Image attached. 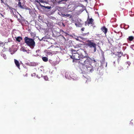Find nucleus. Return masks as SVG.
<instances>
[{
  "label": "nucleus",
  "mask_w": 134,
  "mask_h": 134,
  "mask_svg": "<svg viewBox=\"0 0 134 134\" xmlns=\"http://www.w3.org/2000/svg\"><path fill=\"white\" fill-rule=\"evenodd\" d=\"M63 38L64 39H65V38L63 36Z\"/></svg>",
  "instance_id": "nucleus-36"
},
{
  "label": "nucleus",
  "mask_w": 134,
  "mask_h": 134,
  "mask_svg": "<svg viewBox=\"0 0 134 134\" xmlns=\"http://www.w3.org/2000/svg\"><path fill=\"white\" fill-rule=\"evenodd\" d=\"M18 0L20 1V0Z\"/></svg>",
  "instance_id": "nucleus-38"
},
{
  "label": "nucleus",
  "mask_w": 134,
  "mask_h": 134,
  "mask_svg": "<svg viewBox=\"0 0 134 134\" xmlns=\"http://www.w3.org/2000/svg\"><path fill=\"white\" fill-rule=\"evenodd\" d=\"M75 25H76V26H77V24H76H76H75Z\"/></svg>",
  "instance_id": "nucleus-35"
},
{
  "label": "nucleus",
  "mask_w": 134,
  "mask_h": 134,
  "mask_svg": "<svg viewBox=\"0 0 134 134\" xmlns=\"http://www.w3.org/2000/svg\"><path fill=\"white\" fill-rule=\"evenodd\" d=\"M1 3H3L4 2H3V0H1Z\"/></svg>",
  "instance_id": "nucleus-28"
},
{
  "label": "nucleus",
  "mask_w": 134,
  "mask_h": 134,
  "mask_svg": "<svg viewBox=\"0 0 134 134\" xmlns=\"http://www.w3.org/2000/svg\"><path fill=\"white\" fill-rule=\"evenodd\" d=\"M44 78L46 81L48 80V77L47 76H44Z\"/></svg>",
  "instance_id": "nucleus-20"
},
{
  "label": "nucleus",
  "mask_w": 134,
  "mask_h": 134,
  "mask_svg": "<svg viewBox=\"0 0 134 134\" xmlns=\"http://www.w3.org/2000/svg\"><path fill=\"white\" fill-rule=\"evenodd\" d=\"M25 76H27V74H25Z\"/></svg>",
  "instance_id": "nucleus-31"
},
{
  "label": "nucleus",
  "mask_w": 134,
  "mask_h": 134,
  "mask_svg": "<svg viewBox=\"0 0 134 134\" xmlns=\"http://www.w3.org/2000/svg\"><path fill=\"white\" fill-rule=\"evenodd\" d=\"M71 51L72 54V55L73 54H76L77 53V51H76L72 49H71Z\"/></svg>",
  "instance_id": "nucleus-13"
},
{
  "label": "nucleus",
  "mask_w": 134,
  "mask_h": 134,
  "mask_svg": "<svg viewBox=\"0 0 134 134\" xmlns=\"http://www.w3.org/2000/svg\"><path fill=\"white\" fill-rule=\"evenodd\" d=\"M61 1H58V3H60V2Z\"/></svg>",
  "instance_id": "nucleus-32"
},
{
  "label": "nucleus",
  "mask_w": 134,
  "mask_h": 134,
  "mask_svg": "<svg viewBox=\"0 0 134 134\" xmlns=\"http://www.w3.org/2000/svg\"><path fill=\"white\" fill-rule=\"evenodd\" d=\"M85 52L84 50L83 49H80L77 50V53L80 56V58H83L84 57L83 55V54Z\"/></svg>",
  "instance_id": "nucleus-6"
},
{
  "label": "nucleus",
  "mask_w": 134,
  "mask_h": 134,
  "mask_svg": "<svg viewBox=\"0 0 134 134\" xmlns=\"http://www.w3.org/2000/svg\"><path fill=\"white\" fill-rule=\"evenodd\" d=\"M101 63H102V64L103 65L105 63V59H103L102 60V62H101Z\"/></svg>",
  "instance_id": "nucleus-21"
},
{
  "label": "nucleus",
  "mask_w": 134,
  "mask_h": 134,
  "mask_svg": "<svg viewBox=\"0 0 134 134\" xmlns=\"http://www.w3.org/2000/svg\"><path fill=\"white\" fill-rule=\"evenodd\" d=\"M71 15L70 14H65V16L66 17H68L69 16H70Z\"/></svg>",
  "instance_id": "nucleus-22"
},
{
  "label": "nucleus",
  "mask_w": 134,
  "mask_h": 134,
  "mask_svg": "<svg viewBox=\"0 0 134 134\" xmlns=\"http://www.w3.org/2000/svg\"><path fill=\"white\" fill-rule=\"evenodd\" d=\"M86 45L90 48H92L94 52H96V50L97 44L93 42V40H89L86 41Z\"/></svg>",
  "instance_id": "nucleus-3"
},
{
  "label": "nucleus",
  "mask_w": 134,
  "mask_h": 134,
  "mask_svg": "<svg viewBox=\"0 0 134 134\" xmlns=\"http://www.w3.org/2000/svg\"><path fill=\"white\" fill-rule=\"evenodd\" d=\"M14 61L16 66L19 68H20V64L19 62L15 59H14Z\"/></svg>",
  "instance_id": "nucleus-10"
},
{
  "label": "nucleus",
  "mask_w": 134,
  "mask_h": 134,
  "mask_svg": "<svg viewBox=\"0 0 134 134\" xmlns=\"http://www.w3.org/2000/svg\"><path fill=\"white\" fill-rule=\"evenodd\" d=\"M91 61H93V63H95L96 62V60L93 58H91Z\"/></svg>",
  "instance_id": "nucleus-19"
},
{
  "label": "nucleus",
  "mask_w": 134,
  "mask_h": 134,
  "mask_svg": "<svg viewBox=\"0 0 134 134\" xmlns=\"http://www.w3.org/2000/svg\"><path fill=\"white\" fill-rule=\"evenodd\" d=\"M102 31L106 34L107 32V29L105 26H103L101 29Z\"/></svg>",
  "instance_id": "nucleus-9"
},
{
  "label": "nucleus",
  "mask_w": 134,
  "mask_h": 134,
  "mask_svg": "<svg viewBox=\"0 0 134 134\" xmlns=\"http://www.w3.org/2000/svg\"><path fill=\"white\" fill-rule=\"evenodd\" d=\"M61 1H68V0H60Z\"/></svg>",
  "instance_id": "nucleus-26"
},
{
  "label": "nucleus",
  "mask_w": 134,
  "mask_h": 134,
  "mask_svg": "<svg viewBox=\"0 0 134 134\" xmlns=\"http://www.w3.org/2000/svg\"><path fill=\"white\" fill-rule=\"evenodd\" d=\"M23 51L24 52L26 51V50H25V49H23Z\"/></svg>",
  "instance_id": "nucleus-29"
},
{
  "label": "nucleus",
  "mask_w": 134,
  "mask_h": 134,
  "mask_svg": "<svg viewBox=\"0 0 134 134\" xmlns=\"http://www.w3.org/2000/svg\"><path fill=\"white\" fill-rule=\"evenodd\" d=\"M85 68L82 67L81 69L82 71L85 73L92 72L94 71L93 67L91 64L88 66H85Z\"/></svg>",
  "instance_id": "nucleus-4"
},
{
  "label": "nucleus",
  "mask_w": 134,
  "mask_h": 134,
  "mask_svg": "<svg viewBox=\"0 0 134 134\" xmlns=\"http://www.w3.org/2000/svg\"><path fill=\"white\" fill-rule=\"evenodd\" d=\"M134 38V37L133 36H129L128 38H127V39L129 41H132L133 40Z\"/></svg>",
  "instance_id": "nucleus-14"
},
{
  "label": "nucleus",
  "mask_w": 134,
  "mask_h": 134,
  "mask_svg": "<svg viewBox=\"0 0 134 134\" xmlns=\"http://www.w3.org/2000/svg\"><path fill=\"white\" fill-rule=\"evenodd\" d=\"M62 16H63V17H66L65 16V14H62Z\"/></svg>",
  "instance_id": "nucleus-23"
},
{
  "label": "nucleus",
  "mask_w": 134,
  "mask_h": 134,
  "mask_svg": "<svg viewBox=\"0 0 134 134\" xmlns=\"http://www.w3.org/2000/svg\"><path fill=\"white\" fill-rule=\"evenodd\" d=\"M1 14V15L3 17V18H4V15H2Z\"/></svg>",
  "instance_id": "nucleus-27"
},
{
  "label": "nucleus",
  "mask_w": 134,
  "mask_h": 134,
  "mask_svg": "<svg viewBox=\"0 0 134 134\" xmlns=\"http://www.w3.org/2000/svg\"><path fill=\"white\" fill-rule=\"evenodd\" d=\"M106 65L107 64V63H106Z\"/></svg>",
  "instance_id": "nucleus-39"
},
{
  "label": "nucleus",
  "mask_w": 134,
  "mask_h": 134,
  "mask_svg": "<svg viewBox=\"0 0 134 134\" xmlns=\"http://www.w3.org/2000/svg\"><path fill=\"white\" fill-rule=\"evenodd\" d=\"M94 20L92 18H89V16H88V18L87 20V23L88 24H93V21Z\"/></svg>",
  "instance_id": "nucleus-7"
},
{
  "label": "nucleus",
  "mask_w": 134,
  "mask_h": 134,
  "mask_svg": "<svg viewBox=\"0 0 134 134\" xmlns=\"http://www.w3.org/2000/svg\"><path fill=\"white\" fill-rule=\"evenodd\" d=\"M34 34V33H32H32H31V34L32 35H33V34Z\"/></svg>",
  "instance_id": "nucleus-30"
},
{
  "label": "nucleus",
  "mask_w": 134,
  "mask_h": 134,
  "mask_svg": "<svg viewBox=\"0 0 134 134\" xmlns=\"http://www.w3.org/2000/svg\"><path fill=\"white\" fill-rule=\"evenodd\" d=\"M70 75V79L72 78L73 79V77L75 75V74H74L72 72H71V75Z\"/></svg>",
  "instance_id": "nucleus-18"
},
{
  "label": "nucleus",
  "mask_w": 134,
  "mask_h": 134,
  "mask_svg": "<svg viewBox=\"0 0 134 134\" xmlns=\"http://www.w3.org/2000/svg\"><path fill=\"white\" fill-rule=\"evenodd\" d=\"M36 2H37V3H39V2L38 1H36Z\"/></svg>",
  "instance_id": "nucleus-33"
},
{
  "label": "nucleus",
  "mask_w": 134,
  "mask_h": 134,
  "mask_svg": "<svg viewBox=\"0 0 134 134\" xmlns=\"http://www.w3.org/2000/svg\"><path fill=\"white\" fill-rule=\"evenodd\" d=\"M130 63L129 62L126 63L124 65V67L126 68V67H127V68H128V67L130 66Z\"/></svg>",
  "instance_id": "nucleus-17"
},
{
  "label": "nucleus",
  "mask_w": 134,
  "mask_h": 134,
  "mask_svg": "<svg viewBox=\"0 0 134 134\" xmlns=\"http://www.w3.org/2000/svg\"><path fill=\"white\" fill-rule=\"evenodd\" d=\"M25 43L32 49L35 45V43L34 40L31 38H30L27 37H25L24 38Z\"/></svg>",
  "instance_id": "nucleus-2"
},
{
  "label": "nucleus",
  "mask_w": 134,
  "mask_h": 134,
  "mask_svg": "<svg viewBox=\"0 0 134 134\" xmlns=\"http://www.w3.org/2000/svg\"><path fill=\"white\" fill-rule=\"evenodd\" d=\"M42 59L43 61L44 62H47L48 60V58L46 57H43L42 58Z\"/></svg>",
  "instance_id": "nucleus-16"
},
{
  "label": "nucleus",
  "mask_w": 134,
  "mask_h": 134,
  "mask_svg": "<svg viewBox=\"0 0 134 134\" xmlns=\"http://www.w3.org/2000/svg\"><path fill=\"white\" fill-rule=\"evenodd\" d=\"M131 123H132V122H130V124H131Z\"/></svg>",
  "instance_id": "nucleus-37"
},
{
  "label": "nucleus",
  "mask_w": 134,
  "mask_h": 134,
  "mask_svg": "<svg viewBox=\"0 0 134 134\" xmlns=\"http://www.w3.org/2000/svg\"><path fill=\"white\" fill-rule=\"evenodd\" d=\"M39 1L41 2V3H43V1L42 0H39Z\"/></svg>",
  "instance_id": "nucleus-25"
},
{
  "label": "nucleus",
  "mask_w": 134,
  "mask_h": 134,
  "mask_svg": "<svg viewBox=\"0 0 134 134\" xmlns=\"http://www.w3.org/2000/svg\"><path fill=\"white\" fill-rule=\"evenodd\" d=\"M70 58L74 60H78L79 61L80 59V57L77 53L71 55L70 56Z\"/></svg>",
  "instance_id": "nucleus-5"
},
{
  "label": "nucleus",
  "mask_w": 134,
  "mask_h": 134,
  "mask_svg": "<svg viewBox=\"0 0 134 134\" xmlns=\"http://www.w3.org/2000/svg\"><path fill=\"white\" fill-rule=\"evenodd\" d=\"M40 5L42 7H44L45 8L47 9H49L51 8V6H45L41 5L40 3Z\"/></svg>",
  "instance_id": "nucleus-15"
},
{
  "label": "nucleus",
  "mask_w": 134,
  "mask_h": 134,
  "mask_svg": "<svg viewBox=\"0 0 134 134\" xmlns=\"http://www.w3.org/2000/svg\"><path fill=\"white\" fill-rule=\"evenodd\" d=\"M18 6H19V7H20V8H21V9H24V6L21 5V3L20 1H19L18 2Z\"/></svg>",
  "instance_id": "nucleus-12"
},
{
  "label": "nucleus",
  "mask_w": 134,
  "mask_h": 134,
  "mask_svg": "<svg viewBox=\"0 0 134 134\" xmlns=\"http://www.w3.org/2000/svg\"><path fill=\"white\" fill-rule=\"evenodd\" d=\"M71 72H66L65 73V77L68 79H70Z\"/></svg>",
  "instance_id": "nucleus-8"
},
{
  "label": "nucleus",
  "mask_w": 134,
  "mask_h": 134,
  "mask_svg": "<svg viewBox=\"0 0 134 134\" xmlns=\"http://www.w3.org/2000/svg\"><path fill=\"white\" fill-rule=\"evenodd\" d=\"M15 38L16 39V40L18 42H20L22 39V37L20 36L15 37Z\"/></svg>",
  "instance_id": "nucleus-11"
},
{
  "label": "nucleus",
  "mask_w": 134,
  "mask_h": 134,
  "mask_svg": "<svg viewBox=\"0 0 134 134\" xmlns=\"http://www.w3.org/2000/svg\"><path fill=\"white\" fill-rule=\"evenodd\" d=\"M85 28L84 27L82 28L81 29V30L82 31H83L84 30Z\"/></svg>",
  "instance_id": "nucleus-24"
},
{
  "label": "nucleus",
  "mask_w": 134,
  "mask_h": 134,
  "mask_svg": "<svg viewBox=\"0 0 134 134\" xmlns=\"http://www.w3.org/2000/svg\"><path fill=\"white\" fill-rule=\"evenodd\" d=\"M79 62L84 67H85L91 64L92 62L90 57L88 55H86L83 58H80Z\"/></svg>",
  "instance_id": "nucleus-1"
},
{
  "label": "nucleus",
  "mask_w": 134,
  "mask_h": 134,
  "mask_svg": "<svg viewBox=\"0 0 134 134\" xmlns=\"http://www.w3.org/2000/svg\"><path fill=\"white\" fill-rule=\"evenodd\" d=\"M120 8H121V9H123V8H122H122H121V7H120Z\"/></svg>",
  "instance_id": "nucleus-34"
}]
</instances>
